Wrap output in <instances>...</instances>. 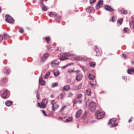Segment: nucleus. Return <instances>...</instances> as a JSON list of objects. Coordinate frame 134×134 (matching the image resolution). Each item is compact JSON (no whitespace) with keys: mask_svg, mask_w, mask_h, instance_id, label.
<instances>
[{"mask_svg":"<svg viewBox=\"0 0 134 134\" xmlns=\"http://www.w3.org/2000/svg\"><path fill=\"white\" fill-rule=\"evenodd\" d=\"M74 55L73 54H70L68 53H65L61 55V57L60 58V59L62 60L67 59H68V57L72 56Z\"/></svg>","mask_w":134,"mask_h":134,"instance_id":"f257e3e1","label":"nucleus"},{"mask_svg":"<svg viewBox=\"0 0 134 134\" xmlns=\"http://www.w3.org/2000/svg\"><path fill=\"white\" fill-rule=\"evenodd\" d=\"M88 105L89 108L91 111H94L96 107V103L93 101H91L89 103Z\"/></svg>","mask_w":134,"mask_h":134,"instance_id":"f03ea898","label":"nucleus"},{"mask_svg":"<svg viewBox=\"0 0 134 134\" xmlns=\"http://www.w3.org/2000/svg\"><path fill=\"white\" fill-rule=\"evenodd\" d=\"M48 103L47 100L46 99H44L42 100L41 102V105L39 103H38V105L40 108H44L46 107V105Z\"/></svg>","mask_w":134,"mask_h":134,"instance_id":"7ed1b4c3","label":"nucleus"},{"mask_svg":"<svg viewBox=\"0 0 134 134\" xmlns=\"http://www.w3.org/2000/svg\"><path fill=\"white\" fill-rule=\"evenodd\" d=\"M51 104L52 105V110L55 111L57 110L59 107V105L56 104L55 102V100L51 101Z\"/></svg>","mask_w":134,"mask_h":134,"instance_id":"20e7f679","label":"nucleus"},{"mask_svg":"<svg viewBox=\"0 0 134 134\" xmlns=\"http://www.w3.org/2000/svg\"><path fill=\"white\" fill-rule=\"evenodd\" d=\"M105 113L103 112H99V111H97L96 114L97 118L98 119L102 118L104 116Z\"/></svg>","mask_w":134,"mask_h":134,"instance_id":"39448f33","label":"nucleus"},{"mask_svg":"<svg viewBox=\"0 0 134 134\" xmlns=\"http://www.w3.org/2000/svg\"><path fill=\"white\" fill-rule=\"evenodd\" d=\"M59 62L58 60L55 59L52 62L51 65L52 67L55 68L59 65Z\"/></svg>","mask_w":134,"mask_h":134,"instance_id":"423d86ee","label":"nucleus"},{"mask_svg":"<svg viewBox=\"0 0 134 134\" xmlns=\"http://www.w3.org/2000/svg\"><path fill=\"white\" fill-rule=\"evenodd\" d=\"M5 20L6 21L10 23H13V19L9 15H6L5 16Z\"/></svg>","mask_w":134,"mask_h":134,"instance_id":"0eeeda50","label":"nucleus"},{"mask_svg":"<svg viewBox=\"0 0 134 134\" xmlns=\"http://www.w3.org/2000/svg\"><path fill=\"white\" fill-rule=\"evenodd\" d=\"M75 60H79L85 61L88 60L87 58L86 57H82L79 56H76L74 58Z\"/></svg>","mask_w":134,"mask_h":134,"instance_id":"6e6552de","label":"nucleus"},{"mask_svg":"<svg viewBox=\"0 0 134 134\" xmlns=\"http://www.w3.org/2000/svg\"><path fill=\"white\" fill-rule=\"evenodd\" d=\"M1 97L4 99L8 98L9 96L8 91L7 90L4 91L1 94Z\"/></svg>","mask_w":134,"mask_h":134,"instance_id":"1a4fd4ad","label":"nucleus"},{"mask_svg":"<svg viewBox=\"0 0 134 134\" xmlns=\"http://www.w3.org/2000/svg\"><path fill=\"white\" fill-rule=\"evenodd\" d=\"M45 82L44 80H43L42 77L41 76L39 78V83L41 85H45Z\"/></svg>","mask_w":134,"mask_h":134,"instance_id":"9d476101","label":"nucleus"},{"mask_svg":"<svg viewBox=\"0 0 134 134\" xmlns=\"http://www.w3.org/2000/svg\"><path fill=\"white\" fill-rule=\"evenodd\" d=\"M82 87V84L80 83L77 86H74L73 87L72 90H76L81 88Z\"/></svg>","mask_w":134,"mask_h":134,"instance_id":"9b49d317","label":"nucleus"},{"mask_svg":"<svg viewBox=\"0 0 134 134\" xmlns=\"http://www.w3.org/2000/svg\"><path fill=\"white\" fill-rule=\"evenodd\" d=\"M82 75L81 74H77L76 77V79L78 81H80L82 78Z\"/></svg>","mask_w":134,"mask_h":134,"instance_id":"f8f14e48","label":"nucleus"},{"mask_svg":"<svg viewBox=\"0 0 134 134\" xmlns=\"http://www.w3.org/2000/svg\"><path fill=\"white\" fill-rule=\"evenodd\" d=\"M82 112V110L80 109H79L76 113V118H77L79 117L81 115Z\"/></svg>","mask_w":134,"mask_h":134,"instance_id":"ddd939ff","label":"nucleus"},{"mask_svg":"<svg viewBox=\"0 0 134 134\" xmlns=\"http://www.w3.org/2000/svg\"><path fill=\"white\" fill-rule=\"evenodd\" d=\"M105 8L106 10L110 12L114 10V9L108 5H106L105 7Z\"/></svg>","mask_w":134,"mask_h":134,"instance_id":"4468645a","label":"nucleus"},{"mask_svg":"<svg viewBox=\"0 0 134 134\" xmlns=\"http://www.w3.org/2000/svg\"><path fill=\"white\" fill-rule=\"evenodd\" d=\"M82 97V94L79 93V92H77L76 94V97L78 99H81Z\"/></svg>","mask_w":134,"mask_h":134,"instance_id":"2eb2a0df","label":"nucleus"},{"mask_svg":"<svg viewBox=\"0 0 134 134\" xmlns=\"http://www.w3.org/2000/svg\"><path fill=\"white\" fill-rule=\"evenodd\" d=\"M48 15L51 17H55L57 15L56 13L54 12H50Z\"/></svg>","mask_w":134,"mask_h":134,"instance_id":"dca6fc26","label":"nucleus"},{"mask_svg":"<svg viewBox=\"0 0 134 134\" xmlns=\"http://www.w3.org/2000/svg\"><path fill=\"white\" fill-rule=\"evenodd\" d=\"M127 72L129 74H132L134 73V68L128 69L127 71Z\"/></svg>","mask_w":134,"mask_h":134,"instance_id":"f3484780","label":"nucleus"},{"mask_svg":"<svg viewBox=\"0 0 134 134\" xmlns=\"http://www.w3.org/2000/svg\"><path fill=\"white\" fill-rule=\"evenodd\" d=\"M93 9V8L92 7H89L86 9L87 12L88 13H91Z\"/></svg>","mask_w":134,"mask_h":134,"instance_id":"a211bd4d","label":"nucleus"},{"mask_svg":"<svg viewBox=\"0 0 134 134\" xmlns=\"http://www.w3.org/2000/svg\"><path fill=\"white\" fill-rule=\"evenodd\" d=\"M53 74L55 76H57L59 74V71L57 70H55L53 71Z\"/></svg>","mask_w":134,"mask_h":134,"instance_id":"6ab92c4d","label":"nucleus"},{"mask_svg":"<svg viewBox=\"0 0 134 134\" xmlns=\"http://www.w3.org/2000/svg\"><path fill=\"white\" fill-rule=\"evenodd\" d=\"M116 119L115 118H113L111 119L109 121L108 123V124L110 123L112 124L114 123L116 121Z\"/></svg>","mask_w":134,"mask_h":134,"instance_id":"aec40b11","label":"nucleus"},{"mask_svg":"<svg viewBox=\"0 0 134 134\" xmlns=\"http://www.w3.org/2000/svg\"><path fill=\"white\" fill-rule=\"evenodd\" d=\"M49 56V54L48 53H45L43 56L42 60H45Z\"/></svg>","mask_w":134,"mask_h":134,"instance_id":"412c9836","label":"nucleus"},{"mask_svg":"<svg viewBox=\"0 0 134 134\" xmlns=\"http://www.w3.org/2000/svg\"><path fill=\"white\" fill-rule=\"evenodd\" d=\"M70 87L69 85H66L63 87L62 88L63 91L67 90L69 89Z\"/></svg>","mask_w":134,"mask_h":134,"instance_id":"4be33fe9","label":"nucleus"},{"mask_svg":"<svg viewBox=\"0 0 134 134\" xmlns=\"http://www.w3.org/2000/svg\"><path fill=\"white\" fill-rule=\"evenodd\" d=\"M5 104L7 106L9 107L12 105V103L11 101H8L6 102Z\"/></svg>","mask_w":134,"mask_h":134,"instance_id":"5701e85b","label":"nucleus"},{"mask_svg":"<svg viewBox=\"0 0 134 134\" xmlns=\"http://www.w3.org/2000/svg\"><path fill=\"white\" fill-rule=\"evenodd\" d=\"M41 4H42V5L41 6V7L42 9L44 11H46L47 10V7L45 5L43 4V3Z\"/></svg>","mask_w":134,"mask_h":134,"instance_id":"b1692460","label":"nucleus"},{"mask_svg":"<svg viewBox=\"0 0 134 134\" xmlns=\"http://www.w3.org/2000/svg\"><path fill=\"white\" fill-rule=\"evenodd\" d=\"M87 94L88 96H90L91 94V91L90 89H88L86 90Z\"/></svg>","mask_w":134,"mask_h":134,"instance_id":"393cba45","label":"nucleus"},{"mask_svg":"<svg viewBox=\"0 0 134 134\" xmlns=\"http://www.w3.org/2000/svg\"><path fill=\"white\" fill-rule=\"evenodd\" d=\"M88 78L90 80H92L94 78V77L91 74H90L88 75Z\"/></svg>","mask_w":134,"mask_h":134,"instance_id":"a878e982","label":"nucleus"},{"mask_svg":"<svg viewBox=\"0 0 134 134\" xmlns=\"http://www.w3.org/2000/svg\"><path fill=\"white\" fill-rule=\"evenodd\" d=\"M130 25L131 28L133 29L134 27V21H132L130 22Z\"/></svg>","mask_w":134,"mask_h":134,"instance_id":"bb28decb","label":"nucleus"},{"mask_svg":"<svg viewBox=\"0 0 134 134\" xmlns=\"http://www.w3.org/2000/svg\"><path fill=\"white\" fill-rule=\"evenodd\" d=\"M95 50L96 51V53H97L96 54V56H99V50L98 48H97V47H95Z\"/></svg>","mask_w":134,"mask_h":134,"instance_id":"cd10ccee","label":"nucleus"},{"mask_svg":"<svg viewBox=\"0 0 134 134\" xmlns=\"http://www.w3.org/2000/svg\"><path fill=\"white\" fill-rule=\"evenodd\" d=\"M102 4H103L102 1H99L98 2L97 4L96 5V6L97 7H98V8H99V6L100 5Z\"/></svg>","mask_w":134,"mask_h":134,"instance_id":"c85d7f7f","label":"nucleus"},{"mask_svg":"<svg viewBox=\"0 0 134 134\" xmlns=\"http://www.w3.org/2000/svg\"><path fill=\"white\" fill-rule=\"evenodd\" d=\"M90 65L91 67H94L95 65V63L94 62H91L90 63Z\"/></svg>","mask_w":134,"mask_h":134,"instance_id":"c756f323","label":"nucleus"},{"mask_svg":"<svg viewBox=\"0 0 134 134\" xmlns=\"http://www.w3.org/2000/svg\"><path fill=\"white\" fill-rule=\"evenodd\" d=\"M123 19L122 18L119 19L117 21L118 24H119V25H121Z\"/></svg>","mask_w":134,"mask_h":134,"instance_id":"7c9ffc66","label":"nucleus"},{"mask_svg":"<svg viewBox=\"0 0 134 134\" xmlns=\"http://www.w3.org/2000/svg\"><path fill=\"white\" fill-rule=\"evenodd\" d=\"M4 73H5L7 74H8L9 73V71L6 68H4Z\"/></svg>","mask_w":134,"mask_h":134,"instance_id":"2f4dec72","label":"nucleus"},{"mask_svg":"<svg viewBox=\"0 0 134 134\" xmlns=\"http://www.w3.org/2000/svg\"><path fill=\"white\" fill-rule=\"evenodd\" d=\"M72 119V117H69L68 118L66 119V122H70L71 121Z\"/></svg>","mask_w":134,"mask_h":134,"instance_id":"473e14b6","label":"nucleus"},{"mask_svg":"<svg viewBox=\"0 0 134 134\" xmlns=\"http://www.w3.org/2000/svg\"><path fill=\"white\" fill-rule=\"evenodd\" d=\"M73 94L71 92H69L68 94V97H71L73 95Z\"/></svg>","mask_w":134,"mask_h":134,"instance_id":"72a5a7b5","label":"nucleus"},{"mask_svg":"<svg viewBox=\"0 0 134 134\" xmlns=\"http://www.w3.org/2000/svg\"><path fill=\"white\" fill-rule=\"evenodd\" d=\"M79 66L81 68H82V69L84 71L86 70V68L85 66L83 65H80Z\"/></svg>","mask_w":134,"mask_h":134,"instance_id":"f704fd0d","label":"nucleus"},{"mask_svg":"<svg viewBox=\"0 0 134 134\" xmlns=\"http://www.w3.org/2000/svg\"><path fill=\"white\" fill-rule=\"evenodd\" d=\"M50 72H48L44 76V78L45 79H47L49 76L50 75Z\"/></svg>","mask_w":134,"mask_h":134,"instance_id":"c9c22d12","label":"nucleus"},{"mask_svg":"<svg viewBox=\"0 0 134 134\" xmlns=\"http://www.w3.org/2000/svg\"><path fill=\"white\" fill-rule=\"evenodd\" d=\"M96 81H95L93 83L91 82L90 83V85L92 87H94V86L96 85Z\"/></svg>","mask_w":134,"mask_h":134,"instance_id":"e433bc0d","label":"nucleus"},{"mask_svg":"<svg viewBox=\"0 0 134 134\" xmlns=\"http://www.w3.org/2000/svg\"><path fill=\"white\" fill-rule=\"evenodd\" d=\"M4 38L5 39H7L9 37V36L7 34H4L3 35Z\"/></svg>","mask_w":134,"mask_h":134,"instance_id":"4c0bfd02","label":"nucleus"},{"mask_svg":"<svg viewBox=\"0 0 134 134\" xmlns=\"http://www.w3.org/2000/svg\"><path fill=\"white\" fill-rule=\"evenodd\" d=\"M58 83L57 82H55L53 83L52 85V87H54L58 85Z\"/></svg>","mask_w":134,"mask_h":134,"instance_id":"58836bf2","label":"nucleus"},{"mask_svg":"<svg viewBox=\"0 0 134 134\" xmlns=\"http://www.w3.org/2000/svg\"><path fill=\"white\" fill-rule=\"evenodd\" d=\"M64 95V93H61L59 95V97L60 98L63 99V97Z\"/></svg>","mask_w":134,"mask_h":134,"instance_id":"ea45409f","label":"nucleus"},{"mask_svg":"<svg viewBox=\"0 0 134 134\" xmlns=\"http://www.w3.org/2000/svg\"><path fill=\"white\" fill-rule=\"evenodd\" d=\"M68 72L70 74H71L72 72H74L73 70L68 69Z\"/></svg>","mask_w":134,"mask_h":134,"instance_id":"a19ab883","label":"nucleus"},{"mask_svg":"<svg viewBox=\"0 0 134 134\" xmlns=\"http://www.w3.org/2000/svg\"><path fill=\"white\" fill-rule=\"evenodd\" d=\"M46 41H47V43H48L50 41V39L49 37H47L45 38Z\"/></svg>","mask_w":134,"mask_h":134,"instance_id":"79ce46f5","label":"nucleus"},{"mask_svg":"<svg viewBox=\"0 0 134 134\" xmlns=\"http://www.w3.org/2000/svg\"><path fill=\"white\" fill-rule=\"evenodd\" d=\"M129 29L127 28H125L124 29V31L125 32H126L128 31Z\"/></svg>","mask_w":134,"mask_h":134,"instance_id":"37998d69","label":"nucleus"},{"mask_svg":"<svg viewBox=\"0 0 134 134\" xmlns=\"http://www.w3.org/2000/svg\"><path fill=\"white\" fill-rule=\"evenodd\" d=\"M112 124V125L111 126V127H115L116 126H117V124H114V123H113Z\"/></svg>","mask_w":134,"mask_h":134,"instance_id":"c03bdc74","label":"nucleus"},{"mask_svg":"<svg viewBox=\"0 0 134 134\" xmlns=\"http://www.w3.org/2000/svg\"><path fill=\"white\" fill-rule=\"evenodd\" d=\"M66 107V105H64V106H63V107H62L61 109L60 110V112H62L64 110V109Z\"/></svg>","mask_w":134,"mask_h":134,"instance_id":"a18cd8bd","label":"nucleus"},{"mask_svg":"<svg viewBox=\"0 0 134 134\" xmlns=\"http://www.w3.org/2000/svg\"><path fill=\"white\" fill-rule=\"evenodd\" d=\"M96 0H90V2L91 4H92L96 2Z\"/></svg>","mask_w":134,"mask_h":134,"instance_id":"49530a36","label":"nucleus"},{"mask_svg":"<svg viewBox=\"0 0 134 134\" xmlns=\"http://www.w3.org/2000/svg\"><path fill=\"white\" fill-rule=\"evenodd\" d=\"M122 57L123 59H126V56L124 55V54H122Z\"/></svg>","mask_w":134,"mask_h":134,"instance_id":"de8ad7c7","label":"nucleus"},{"mask_svg":"<svg viewBox=\"0 0 134 134\" xmlns=\"http://www.w3.org/2000/svg\"><path fill=\"white\" fill-rule=\"evenodd\" d=\"M123 11V14H126L127 13V12L126 11L124 10L123 9H122Z\"/></svg>","mask_w":134,"mask_h":134,"instance_id":"09e8293b","label":"nucleus"},{"mask_svg":"<svg viewBox=\"0 0 134 134\" xmlns=\"http://www.w3.org/2000/svg\"><path fill=\"white\" fill-rule=\"evenodd\" d=\"M19 31L20 33H22L24 32V30L22 28H21L19 30Z\"/></svg>","mask_w":134,"mask_h":134,"instance_id":"8fccbe9b","label":"nucleus"},{"mask_svg":"<svg viewBox=\"0 0 134 134\" xmlns=\"http://www.w3.org/2000/svg\"><path fill=\"white\" fill-rule=\"evenodd\" d=\"M42 113L45 116H47V115L46 113V112L44 110H42Z\"/></svg>","mask_w":134,"mask_h":134,"instance_id":"3c124183","label":"nucleus"},{"mask_svg":"<svg viewBox=\"0 0 134 134\" xmlns=\"http://www.w3.org/2000/svg\"><path fill=\"white\" fill-rule=\"evenodd\" d=\"M57 50L58 51H62V49H61L59 47H58L57 48Z\"/></svg>","mask_w":134,"mask_h":134,"instance_id":"603ef678","label":"nucleus"},{"mask_svg":"<svg viewBox=\"0 0 134 134\" xmlns=\"http://www.w3.org/2000/svg\"><path fill=\"white\" fill-rule=\"evenodd\" d=\"M70 65V64H67L66 65H65V66H62V68H66V67H67L68 66H69V65Z\"/></svg>","mask_w":134,"mask_h":134,"instance_id":"864d4df0","label":"nucleus"},{"mask_svg":"<svg viewBox=\"0 0 134 134\" xmlns=\"http://www.w3.org/2000/svg\"><path fill=\"white\" fill-rule=\"evenodd\" d=\"M2 81H3V82H5L7 81V79L5 78L3 79H2Z\"/></svg>","mask_w":134,"mask_h":134,"instance_id":"5fc2aeb1","label":"nucleus"},{"mask_svg":"<svg viewBox=\"0 0 134 134\" xmlns=\"http://www.w3.org/2000/svg\"><path fill=\"white\" fill-rule=\"evenodd\" d=\"M78 102V101H77L76 100H74V101H73V103L74 104H75Z\"/></svg>","mask_w":134,"mask_h":134,"instance_id":"6e6d98bb","label":"nucleus"},{"mask_svg":"<svg viewBox=\"0 0 134 134\" xmlns=\"http://www.w3.org/2000/svg\"><path fill=\"white\" fill-rule=\"evenodd\" d=\"M3 39V37L1 35H0V42H1Z\"/></svg>","mask_w":134,"mask_h":134,"instance_id":"4d7b16f0","label":"nucleus"},{"mask_svg":"<svg viewBox=\"0 0 134 134\" xmlns=\"http://www.w3.org/2000/svg\"><path fill=\"white\" fill-rule=\"evenodd\" d=\"M132 118L131 117L130 119H129V122H130L131 121H132Z\"/></svg>","mask_w":134,"mask_h":134,"instance_id":"13d9d810","label":"nucleus"},{"mask_svg":"<svg viewBox=\"0 0 134 134\" xmlns=\"http://www.w3.org/2000/svg\"><path fill=\"white\" fill-rule=\"evenodd\" d=\"M113 17L111 18V20H112V21L113 22H114V19H113Z\"/></svg>","mask_w":134,"mask_h":134,"instance_id":"bf43d9fd","label":"nucleus"},{"mask_svg":"<svg viewBox=\"0 0 134 134\" xmlns=\"http://www.w3.org/2000/svg\"><path fill=\"white\" fill-rule=\"evenodd\" d=\"M37 99H40V98L39 97V96L37 95Z\"/></svg>","mask_w":134,"mask_h":134,"instance_id":"052dcab7","label":"nucleus"},{"mask_svg":"<svg viewBox=\"0 0 134 134\" xmlns=\"http://www.w3.org/2000/svg\"><path fill=\"white\" fill-rule=\"evenodd\" d=\"M123 78L124 80H125V79H126V77L125 76H124L123 77Z\"/></svg>","mask_w":134,"mask_h":134,"instance_id":"680f3d73","label":"nucleus"},{"mask_svg":"<svg viewBox=\"0 0 134 134\" xmlns=\"http://www.w3.org/2000/svg\"><path fill=\"white\" fill-rule=\"evenodd\" d=\"M78 102H79V103H81L82 102V101L81 100L78 101Z\"/></svg>","mask_w":134,"mask_h":134,"instance_id":"e2e57ef3","label":"nucleus"},{"mask_svg":"<svg viewBox=\"0 0 134 134\" xmlns=\"http://www.w3.org/2000/svg\"><path fill=\"white\" fill-rule=\"evenodd\" d=\"M131 63L132 64H134V61H131Z\"/></svg>","mask_w":134,"mask_h":134,"instance_id":"0e129e2a","label":"nucleus"},{"mask_svg":"<svg viewBox=\"0 0 134 134\" xmlns=\"http://www.w3.org/2000/svg\"><path fill=\"white\" fill-rule=\"evenodd\" d=\"M51 97L52 98H53V96L52 95H51Z\"/></svg>","mask_w":134,"mask_h":134,"instance_id":"69168bd1","label":"nucleus"},{"mask_svg":"<svg viewBox=\"0 0 134 134\" xmlns=\"http://www.w3.org/2000/svg\"><path fill=\"white\" fill-rule=\"evenodd\" d=\"M33 3H35V1H34V0L33 1Z\"/></svg>","mask_w":134,"mask_h":134,"instance_id":"338daca9","label":"nucleus"},{"mask_svg":"<svg viewBox=\"0 0 134 134\" xmlns=\"http://www.w3.org/2000/svg\"><path fill=\"white\" fill-rule=\"evenodd\" d=\"M1 12V7H0V12Z\"/></svg>","mask_w":134,"mask_h":134,"instance_id":"774afa93","label":"nucleus"}]
</instances>
